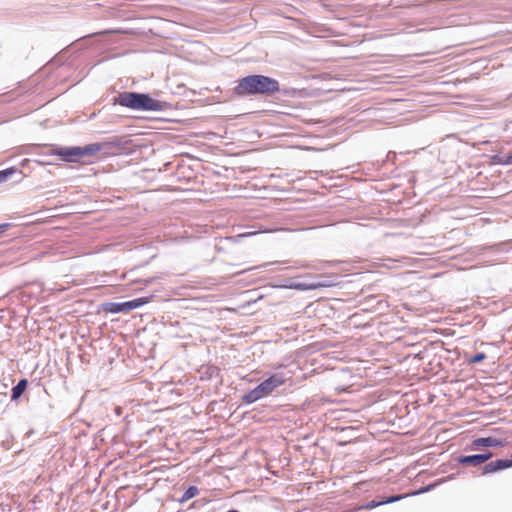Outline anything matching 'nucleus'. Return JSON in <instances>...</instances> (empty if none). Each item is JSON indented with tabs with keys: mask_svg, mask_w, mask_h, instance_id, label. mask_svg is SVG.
Masks as SVG:
<instances>
[{
	"mask_svg": "<svg viewBox=\"0 0 512 512\" xmlns=\"http://www.w3.org/2000/svg\"><path fill=\"white\" fill-rule=\"evenodd\" d=\"M299 94V90L292 87L283 86L280 82L264 74H248L240 77L236 85L232 88V96L237 99L248 97L255 98H294Z\"/></svg>",
	"mask_w": 512,
	"mask_h": 512,
	"instance_id": "1",
	"label": "nucleus"
},
{
	"mask_svg": "<svg viewBox=\"0 0 512 512\" xmlns=\"http://www.w3.org/2000/svg\"><path fill=\"white\" fill-rule=\"evenodd\" d=\"M113 106H121L138 112H163L171 108V104L154 98L148 92L122 91L111 99Z\"/></svg>",
	"mask_w": 512,
	"mask_h": 512,
	"instance_id": "2",
	"label": "nucleus"
},
{
	"mask_svg": "<svg viewBox=\"0 0 512 512\" xmlns=\"http://www.w3.org/2000/svg\"><path fill=\"white\" fill-rule=\"evenodd\" d=\"M285 384V379L278 373H272L261 381L257 386L250 389L241 396V401L245 405H251L261 399H264L275 392L280 386Z\"/></svg>",
	"mask_w": 512,
	"mask_h": 512,
	"instance_id": "3",
	"label": "nucleus"
},
{
	"mask_svg": "<svg viewBox=\"0 0 512 512\" xmlns=\"http://www.w3.org/2000/svg\"><path fill=\"white\" fill-rule=\"evenodd\" d=\"M154 297H156L155 292L124 302H102L99 308L109 314H125L148 304Z\"/></svg>",
	"mask_w": 512,
	"mask_h": 512,
	"instance_id": "4",
	"label": "nucleus"
},
{
	"mask_svg": "<svg viewBox=\"0 0 512 512\" xmlns=\"http://www.w3.org/2000/svg\"><path fill=\"white\" fill-rule=\"evenodd\" d=\"M100 146L99 153L104 156H117L128 154L131 151L130 140L122 136H113L104 141L95 142Z\"/></svg>",
	"mask_w": 512,
	"mask_h": 512,
	"instance_id": "5",
	"label": "nucleus"
},
{
	"mask_svg": "<svg viewBox=\"0 0 512 512\" xmlns=\"http://www.w3.org/2000/svg\"><path fill=\"white\" fill-rule=\"evenodd\" d=\"M43 154L48 156H56L64 163L78 164L77 146H64L59 144H49L43 146Z\"/></svg>",
	"mask_w": 512,
	"mask_h": 512,
	"instance_id": "6",
	"label": "nucleus"
},
{
	"mask_svg": "<svg viewBox=\"0 0 512 512\" xmlns=\"http://www.w3.org/2000/svg\"><path fill=\"white\" fill-rule=\"evenodd\" d=\"M508 444L506 438L494 436L476 437L465 447V451H480L488 448H503Z\"/></svg>",
	"mask_w": 512,
	"mask_h": 512,
	"instance_id": "7",
	"label": "nucleus"
},
{
	"mask_svg": "<svg viewBox=\"0 0 512 512\" xmlns=\"http://www.w3.org/2000/svg\"><path fill=\"white\" fill-rule=\"evenodd\" d=\"M408 494H394L387 497H377L376 499H373L371 501H368L360 506H358L355 511H361V510H372L377 507L386 505V504H392L395 502H398L406 497H408Z\"/></svg>",
	"mask_w": 512,
	"mask_h": 512,
	"instance_id": "8",
	"label": "nucleus"
},
{
	"mask_svg": "<svg viewBox=\"0 0 512 512\" xmlns=\"http://www.w3.org/2000/svg\"><path fill=\"white\" fill-rule=\"evenodd\" d=\"M100 146L98 144L89 143L84 146H77V160L78 164H92L93 158L99 153Z\"/></svg>",
	"mask_w": 512,
	"mask_h": 512,
	"instance_id": "9",
	"label": "nucleus"
},
{
	"mask_svg": "<svg viewBox=\"0 0 512 512\" xmlns=\"http://www.w3.org/2000/svg\"><path fill=\"white\" fill-rule=\"evenodd\" d=\"M509 468H512V459L498 458L480 466V471L482 476H486L504 471Z\"/></svg>",
	"mask_w": 512,
	"mask_h": 512,
	"instance_id": "10",
	"label": "nucleus"
},
{
	"mask_svg": "<svg viewBox=\"0 0 512 512\" xmlns=\"http://www.w3.org/2000/svg\"><path fill=\"white\" fill-rule=\"evenodd\" d=\"M29 386L27 378H20L18 382L12 387L10 401L18 403L20 398L24 395Z\"/></svg>",
	"mask_w": 512,
	"mask_h": 512,
	"instance_id": "11",
	"label": "nucleus"
},
{
	"mask_svg": "<svg viewBox=\"0 0 512 512\" xmlns=\"http://www.w3.org/2000/svg\"><path fill=\"white\" fill-rule=\"evenodd\" d=\"M481 459L482 457H480L478 453L469 455H458L457 457H455L456 463L464 467L470 466L480 468V466L483 465Z\"/></svg>",
	"mask_w": 512,
	"mask_h": 512,
	"instance_id": "12",
	"label": "nucleus"
},
{
	"mask_svg": "<svg viewBox=\"0 0 512 512\" xmlns=\"http://www.w3.org/2000/svg\"><path fill=\"white\" fill-rule=\"evenodd\" d=\"M307 278V276H297V277H290L289 278V285L291 289L298 290V291H312V282L311 281H305L304 279ZM308 278H312L311 276H308Z\"/></svg>",
	"mask_w": 512,
	"mask_h": 512,
	"instance_id": "13",
	"label": "nucleus"
},
{
	"mask_svg": "<svg viewBox=\"0 0 512 512\" xmlns=\"http://www.w3.org/2000/svg\"><path fill=\"white\" fill-rule=\"evenodd\" d=\"M453 478H454L453 475H449L445 478L437 479L425 486L420 487L415 492H413L411 495H419V494L430 492V491L434 490L436 487H438L440 484H442L448 480H451Z\"/></svg>",
	"mask_w": 512,
	"mask_h": 512,
	"instance_id": "14",
	"label": "nucleus"
},
{
	"mask_svg": "<svg viewBox=\"0 0 512 512\" xmlns=\"http://www.w3.org/2000/svg\"><path fill=\"white\" fill-rule=\"evenodd\" d=\"M316 278H319V280L311 281L312 285H313L312 290H317L320 288H330V287H334L338 284L334 279H331V278H327V277L323 278L320 276H317Z\"/></svg>",
	"mask_w": 512,
	"mask_h": 512,
	"instance_id": "15",
	"label": "nucleus"
},
{
	"mask_svg": "<svg viewBox=\"0 0 512 512\" xmlns=\"http://www.w3.org/2000/svg\"><path fill=\"white\" fill-rule=\"evenodd\" d=\"M491 163L496 165H512V153H497L491 156Z\"/></svg>",
	"mask_w": 512,
	"mask_h": 512,
	"instance_id": "16",
	"label": "nucleus"
},
{
	"mask_svg": "<svg viewBox=\"0 0 512 512\" xmlns=\"http://www.w3.org/2000/svg\"><path fill=\"white\" fill-rule=\"evenodd\" d=\"M199 494V489L195 485H189L183 492L182 496L178 499L179 503H185L188 500L196 497Z\"/></svg>",
	"mask_w": 512,
	"mask_h": 512,
	"instance_id": "17",
	"label": "nucleus"
},
{
	"mask_svg": "<svg viewBox=\"0 0 512 512\" xmlns=\"http://www.w3.org/2000/svg\"><path fill=\"white\" fill-rule=\"evenodd\" d=\"M19 174L20 176L23 175V172L16 168L15 166H11L5 169L0 170V184L7 181L9 178H11L14 174Z\"/></svg>",
	"mask_w": 512,
	"mask_h": 512,
	"instance_id": "18",
	"label": "nucleus"
},
{
	"mask_svg": "<svg viewBox=\"0 0 512 512\" xmlns=\"http://www.w3.org/2000/svg\"><path fill=\"white\" fill-rule=\"evenodd\" d=\"M272 287L279 289H291L289 285V278L284 279H274L272 281Z\"/></svg>",
	"mask_w": 512,
	"mask_h": 512,
	"instance_id": "19",
	"label": "nucleus"
},
{
	"mask_svg": "<svg viewBox=\"0 0 512 512\" xmlns=\"http://www.w3.org/2000/svg\"><path fill=\"white\" fill-rule=\"evenodd\" d=\"M486 357L484 352H476L474 355L470 356L467 361L469 364H478L484 361Z\"/></svg>",
	"mask_w": 512,
	"mask_h": 512,
	"instance_id": "20",
	"label": "nucleus"
},
{
	"mask_svg": "<svg viewBox=\"0 0 512 512\" xmlns=\"http://www.w3.org/2000/svg\"><path fill=\"white\" fill-rule=\"evenodd\" d=\"M481 452L478 453L480 457H482L481 462L482 464L488 463L487 461L491 459L494 456V453L488 449L480 450Z\"/></svg>",
	"mask_w": 512,
	"mask_h": 512,
	"instance_id": "21",
	"label": "nucleus"
},
{
	"mask_svg": "<svg viewBox=\"0 0 512 512\" xmlns=\"http://www.w3.org/2000/svg\"><path fill=\"white\" fill-rule=\"evenodd\" d=\"M220 373V369L216 366H210L207 368L206 374L209 378L217 377Z\"/></svg>",
	"mask_w": 512,
	"mask_h": 512,
	"instance_id": "22",
	"label": "nucleus"
},
{
	"mask_svg": "<svg viewBox=\"0 0 512 512\" xmlns=\"http://www.w3.org/2000/svg\"><path fill=\"white\" fill-rule=\"evenodd\" d=\"M426 5L425 2H408L407 4L402 5L401 7L411 9V8H420Z\"/></svg>",
	"mask_w": 512,
	"mask_h": 512,
	"instance_id": "23",
	"label": "nucleus"
},
{
	"mask_svg": "<svg viewBox=\"0 0 512 512\" xmlns=\"http://www.w3.org/2000/svg\"><path fill=\"white\" fill-rule=\"evenodd\" d=\"M396 159V153L389 151L385 157V159L382 161V166L386 165L388 162L394 163Z\"/></svg>",
	"mask_w": 512,
	"mask_h": 512,
	"instance_id": "24",
	"label": "nucleus"
},
{
	"mask_svg": "<svg viewBox=\"0 0 512 512\" xmlns=\"http://www.w3.org/2000/svg\"><path fill=\"white\" fill-rule=\"evenodd\" d=\"M12 226L11 223H0V237Z\"/></svg>",
	"mask_w": 512,
	"mask_h": 512,
	"instance_id": "25",
	"label": "nucleus"
},
{
	"mask_svg": "<svg viewBox=\"0 0 512 512\" xmlns=\"http://www.w3.org/2000/svg\"><path fill=\"white\" fill-rule=\"evenodd\" d=\"M1 446L6 450H10L12 447L9 439L2 440Z\"/></svg>",
	"mask_w": 512,
	"mask_h": 512,
	"instance_id": "26",
	"label": "nucleus"
},
{
	"mask_svg": "<svg viewBox=\"0 0 512 512\" xmlns=\"http://www.w3.org/2000/svg\"><path fill=\"white\" fill-rule=\"evenodd\" d=\"M367 486H368L367 482H359L356 485V489H358L359 491H364V490H366Z\"/></svg>",
	"mask_w": 512,
	"mask_h": 512,
	"instance_id": "27",
	"label": "nucleus"
},
{
	"mask_svg": "<svg viewBox=\"0 0 512 512\" xmlns=\"http://www.w3.org/2000/svg\"><path fill=\"white\" fill-rule=\"evenodd\" d=\"M114 410H115V414L117 416H120L122 414V408L121 407L117 406V407H115Z\"/></svg>",
	"mask_w": 512,
	"mask_h": 512,
	"instance_id": "28",
	"label": "nucleus"
},
{
	"mask_svg": "<svg viewBox=\"0 0 512 512\" xmlns=\"http://www.w3.org/2000/svg\"><path fill=\"white\" fill-rule=\"evenodd\" d=\"M154 278H148L145 280V284L148 285L150 284L151 282H153Z\"/></svg>",
	"mask_w": 512,
	"mask_h": 512,
	"instance_id": "29",
	"label": "nucleus"
},
{
	"mask_svg": "<svg viewBox=\"0 0 512 512\" xmlns=\"http://www.w3.org/2000/svg\"><path fill=\"white\" fill-rule=\"evenodd\" d=\"M227 512H241V511H239L238 509H235V508H231Z\"/></svg>",
	"mask_w": 512,
	"mask_h": 512,
	"instance_id": "30",
	"label": "nucleus"
}]
</instances>
